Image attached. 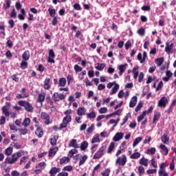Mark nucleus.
Wrapping results in <instances>:
<instances>
[{
  "mask_svg": "<svg viewBox=\"0 0 176 176\" xmlns=\"http://www.w3.org/2000/svg\"><path fill=\"white\" fill-rule=\"evenodd\" d=\"M69 146L71 148H74V149H78V148H79L78 140H76V139L72 140L69 143Z\"/></svg>",
  "mask_w": 176,
  "mask_h": 176,
  "instance_id": "obj_11",
  "label": "nucleus"
},
{
  "mask_svg": "<svg viewBox=\"0 0 176 176\" xmlns=\"http://www.w3.org/2000/svg\"><path fill=\"white\" fill-rule=\"evenodd\" d=\"M48 12L50 13V17H56V9L54 8H48Z\"/></svg>",
  "mask_w": 176,
  "mask_h": 176,
  "instance_id": "obj_38",
  "label": "nucleus"
},
{
  "mask_svg": "<svg viewBox=\"0 0 176 176\" xmlns=\"http://www.w3.org/2000/svg\"><path fill=\"white\" fill-rule=\"evenodd\" d=\"M58 151V147L57 146L51 148L49 151L48 156L50 157H52V156L56 155V153H57Z\"/></svg>",
  "mask_w": 176,
  "mask_h": 176,
  "instance_id": "obj_15",
  "label": "nucleus"
},
{
  "mask_svg": "<svg viewBox=\"0 0 176 176\" xmlns=\"http://www.w3.org/2000/svg\"><path fill=\"white\" fill-rule=\"evenodd\" d=\"M6 47H9V49H12V47H13V41H12V40H8Z\"/></svg>",
  "mask_w": 176,
  "mask_h": 176,
  "instance_id": "obj_58",
  "label": "nucleus"
},
{
  "mask_svg": "<svg viewBox=\"0 0 176 176\" xmlns=\"http://www.w3.org/2000/svg\"><path fill=\"white\" fill-rule=\"evenodd\" d=\"M13 153V147H8L5 151V155L6 156H10L12 153Z\"/></svg>",
  "mask_w": 176,
  "mask_h": 176,
  "instance_id": "obj_37",
  "label": "nucleus"
},
{
  "mask_svg": "<svg viewBox=\"0 0 176 176\" xmlns=\"http://www.w3.org/2000/svg\"><path fill=\"white\" fill-rule=\"evenodd\" d=\"M138 171L140 176L144 175V174H145V168L142 166H138Z\"/></svg>",
  "mask_w": 176,
  "mask_h": 176,
  "instance_id": "obj_35",
  "label": "nucleus"
},
{
  "mask_svg": "<svg viewBox=\"0 0 176 176\" xmlns=\"http://www.w3.org/2000/svg\"><path fill=\"white\" fill-rule=\"evenodd\" d=\"M75 72H81V71L83 70V68H82L80 66L78 65H75L74 67Z\"/></svg>",
  "mask_w": 176,
  "mask_h": 176,
  "instance_id": "obj_53",
  "label": "nucleus"
},
{
  "mask_svg": "<svg viewBox=\"0 0 176 176\" xmlns=\"http://www.w3.org/2000/svg\"><path fill=\"white\" fill-rule=\"evenodd\" d=\"M45 101H46L47 104H50V105H53V104H54V102H53V100L52 99V98L50 96H47L45 98Z\"/></svg>",
  "mask_w": 176,
  "mask_h": 176,
  "instance_id": "obj_54",
  "label": "nucleus"
},
{
  "mask_svg": "<svg viewBox=\"0 0 176 176\" xmlns=\"http://www.w3.org/2000/svg\"><path fill=\"white\" fill-rule=\"evenodd\" d=\"M27 160H28V157L27 156H24L23 157L21 160H20V162H19V164H21V166L22 164H25V163H27Z\"/></svg>",
  "mask_w": 176,
  "mask_h": 176,
  "instance_id": "obj_51",
  "label": "nucleus"
},
{
  "mask_svg": "<svg viewBox=\"0 0 176 176\" xmlns=\"http://www.w3.org/2000/svg\"><path fill=\"white\" fill-rule=\"evenodd\" d=\"M174 105H176V100L175 99L172 101V103H171L170 107L166 111V112H168V113H170V112H171V111H173V108H174Z\"/></svg>",
  "mask_w": 176,
  "mask_h": 176,
  "instance_id": "obj_46",
  "label": "nucleus"
},
{
  "mask_svg": "<svg viewBox=\"0 0 176 176\" xmlns=\"http://www.w3.org/2000/svg\"><path fill=\"white\" fill-rule=\"evenodd\" d=\"M162 142L164 144H168V141H170V138H168V136L167 135H164L162 138H161Z\"/></svg>",
  "mask_w": 176,
  "mask_h": 176,
  "instance_id": "obj_39",
  "label": "nucleus"
},
{
  "mask_svg": "<svg viewBox=\"0 0 176 176\" xmlns=\"http://www.w3.org/2000/svg\"><path fill=\"white\" fill-rule=\"evenodd\" d=\"M12 80L14 82H16V83H19V80H20V78L17 77V74H14L11 76Z\"/></svg>",
  "mask_w": 176,
  "mask_h": 176,
  "instance_id": "obj_55",
  "label": "nucleus"
},
{
  "mask_svg": "<svg viewBox=\"0 0 176 176\" xmlns=\"http://www.w3.org/2000/svg\"><path fill=\"white\" fill-rule=\"evenodd\" d=\"M6 6H4L6 10H8L9 8H10V3H12V1L10 0H6Z\"/></svg>",
  "mask_w": 176,
  "mask_h": 176,
  "instance_id": "obj_63",
  "label": "nucleus"
},
{
  "mask_svg": "<svg viewBox=\"0 0 176 176\" xmlns=\"http://www.w3.org/2000/svg\"><path fill=\"white\" fill-rule=\"evenodd\" d=\"M10 17L12 19H16V16H17V12H16V10L13 9L10 14Z\"/></svg>",
  "mask_w": 176,
  "mask_h": 176,
  "instance_id": "obj_60",
  "label": "nucleus"
},
{
  "mask_svg": "<svg viewBox=\"0 0 176 176\" xmlns=\"http://www.w3.org/2000/svg\"><path fill=\"white\" fill-rule=\"evenodd\" d=\"M141 108H142V102H140L135 109V112H138L139 111L141 110Z\"/></svg>",
  "mask_w": 176,
  "mask_h": 176,
  "instance_id": "obj_62",
  "label": "nucleus"
},
{
  "mask_svg": "<svg viewBox=\"0 0 176 176\" xmlns=\"http://www.w3.org/2000/svg\"><path fill=\"white\" fill-rule=\"evenodd\" d=\"M139 163L142 166H144V167H148V159H146L144 157L139 160Z\"/></svg>",
  "mask_w": 176,
  "mask_h": 176,
  "instance_id": "obj_26",
  "label": "nucleus"
},
{
  "mask_svg": "<svg viewBox=\"0 0 176 176\" xmlns=\"http://www.w3.org/2000/svg\"><path fill=\"white\" fill-rule=\"evenodd\" d=\"M151 166H153L154 168H157V163H156V161L155 160V157H153L151 159Z\"/></svg>",
  "mask_w": 176,
  "mask_h": 176,
  "instance_id": "obj_56",
  "label": "nucleus"
},
{
  "mask_svg": "<svg viewBox=\"0 0 176 176\" xmlns=\"http://www.w3.org/2000/svg\"><path fill=\"white\" fill-rule=\"evenodd\" d=\"M30 123H31V119H30L29 118H26L22 122V125L25 127H28V126H30Z\"/></svg>",
  "mask_w": 176,
  "mask_h": 176,
  "instance_id": "obj_34",
  "label": "nucleus"
},
{
  "mask_svg": "<svg viewBox=\"0 0 176 176\" xmlns=\"http://www.w3.org/2000/svg\"><path fill=\"white\" fill-rule=\"evenodd\" d=\"M111 173V170L109 168H107L104 172H102V176H109V174Z\"/></svg>",
  "mask_w": 176,
  "mask_h": 176,
  "instance_id": "obj_59",
  "label": "nucleus"
},
{
  "mask_svg": "<svg viewBox=\"0 0 176 176\" xmlns=\"http://www.w3.org/2000/svg\"><path fill=\"white\" fill-rule=\"evenodd\" d=\"M127 64H124V65H121L118 67V69H119V75L120 76H122V75H123V74H124V72L126 71V67Z\"/></svg>",
  "mask_w": 176,
  "mask_h": 176,
  "instance_id": "obj_19",
  "label": "nucleus"
},
{
  "mask_svg": "<svg viewBox=\"0 0 176 176\" xmlns=\"http://www.w3.org/2000/svg\"><path fill=\"white\" fill-rule=\"evenodd\" d=\"M173 47H174V43H172L171 44H170V43H168V41H167L166 43V47H165L166 53L168 55L173 54Z\"/></svg>",
  "mask_w": 176,
  "mask_h": 176,
  "instance_id": "obj_8",
  "label": "nucleus"
},
{
  "mask_svg": "<svg viewBox=\"0 0 176 176\" xmlns=\"http://www.w3.org/2000/svg\"><path fill=\"white\" fill-rule=\"evenodd\" d=\"M168 102V99L166 96H163L161 98V99L158 101V107L160 108H166V106L167 105Z\"/></svg>",
  "mask_w": 176,
  "mask_h": 176,
  "instance_id": "obj_7",
  "label": "nucleus"
},
{
  "mask_svg": "<svg viewBox=\"0 0 176 176\" xmlns=\"http://www.w3.org/2000/svg\"><path fill=\"white\" fill-rule=\"evenodd\" d=\"M160 148L163 151L162 153L163 155H164V156H167L168 155V148H167V146H166V145L160 144Z\"/></svg>",
  "mask_w": 176,
  "mask_h": 176,
  "instance_id": "obj_22",
  "label": "nucleus"
},
{
  "mask_svg": "<svg viewBox=\"0 0 176 176\" xmlns=\"http://www.w3.org/2000/svg\"><path fill=\"white\" fill-rule=\"evenodd\" d=\"M116 163L119 166H124L127 163V157H126V155H122L116 160Z\"/></svg>",
  "mask_w": 176,
  "mask_h": 176,
  "instance_id": "obj_5",
  "label": "nucleus"
},
{
  "mask_svg": "<svg viewBox=\"0 0 176 176\" xmlns=\"http://www.w3.org/2000/svg\"><path fill=\"white\" fill-rule=\"evenodd\" d=\"M1 111L3 113V115H5L6 118H9V116H10V113H9V111L8 110V106H3L1 108Z\"/></svg>",
  "mask_w": 176,
  "mask_h": 176,
  "instance_id": "obj_23",
  "label": "nucleus"
},
{
  "mask_svg": "<svg viewBox=\"0 0 176 176\" xmlns=\"http://www.w3.org/2000/svg\"><path fill=\"white\" fill-rule=\"evenodd\" d=\"M35 134L38 138H42V137H43V129L39 126H37Z\"/></svg>",
  "mask_w": 176,
  "mask_h": 176,
  "instance_id": "obj_13",
  "label": "nucleus"
},
{
  "mask_svg": "<svg viewBox=\"0 0 176 176\" xmlns=\"http://www.w3.org/2000/svg\"><path fill=\"white\" fill-rule=\"evenodd\" d=\"M77 115L78 116H83L86 115V109L85 107H78L77 109Z\"/></svg>",
  "mask_w": 176,
  "mask_h": 176,
  "instance_id": "obj_18",
  "label": "nucleus"
},
{
  "mask_svg": "<svg viewBox=\"0 0 176 176\" xmlns=\"http://www.w3.org/2000/svg\"><path fill=\"white\" fill-rule=\"evenodd\" d=\"M67 85V79L65 78H60L58 82V86L64 87Z\"/></svg>",
  "mask_w": 176,
  "mask_h": 176,
  "instance_id": "obj_28",
  "label": "nucleus"
},
{
  "mask_svg": "<svg viewBox=\"0 0 176 176\" xmlns=\"http://www.w3.org/2000/svg\"><path fill=\"white\" fill-rule=\"evenodd\" d=\"M155 61H157V65H158V67H160V65H162L163 63H164V58H158L155 59Z\"/></svg>",
  "mask_w": 176,
  "mask_h": 176,
  "instance_id": "obj_44",
  "label": "nucleus"
},
{
  "mask_svg": "<svg viewBox=\"0 0 176 176\" xmlns=\"http://www.w3.org/2000/svg\"><path fill=\"white\" fill-rule=\"evenodd\" d=\"M69 175L67 172H59L58 176H69Z\"/></svg>",
  "mask_w": 176,
  "mask_h": 176,
  "instance_id": "obj_64",
  "label": "nucleus"
},
{
  "mask_svg": "<svg viewBox=\"0 0 176 176\" xmlns=\"http://www.w3.org/2000/svg\"><path fill=\"white\" fill-rule=\"evenodd\" d=\"M161 113L160 111H155L154 116L153 118V123L156 124V122H159V119H160Z\"/></svg>",
  "mask_w": 176,
  "mask_h": 176,
  "instance_id": "obj_10",
  "label": "nucleus"
},
{
  "mask_svg": "<svg viewBox=\"0 0 176 176\" xmlns=\"http://www.w3.org/2000/svg\"><path fill=\"white\" fill-rule=\"evenodd\" d=\"M60 171H61V168L52 167L50 170V176H56V174H57V173H60Z\"/></svg>",
  "mask_w": 176,
  "mask_h": 176,
  "instance_id": "obj_16",
  "label": "nucleus"
},
{
  "mask_svg": "<svg viewBox=\"0 0 176 176\" xmlns=\"http://www.w3.org/2000/svg\"><path fill=\"white\" fill-rule=\"evenodd\" d=\"M18 104L21 107H24L26 112H34V107H32V104H31L30 102H27L25 100H19L18 101Z\"/></svg>",
  "mask_w": 176,
  "mask_h": 176,
  "instance_id": "obj_1",
  "label": "nucleus"
},
{
  "mask_svg": "<svg viewBox=\"0 0 176 176\" xmlns=\"http://www.w3.org/2000/svg\"><path fill=\"white\" fill-rule=\"evenodd\" d=\"M106 149L107 146H102L94 154L93 159H101V157L105 154Z\"/></svg>",
  "mask_w": 176,
  "mask_h": 176,
  "instance_id": "obj_3",
  "label": "nucleus"
},
{
  "mask_svg": "<svg viewBox=\"0 0 176 176\" xmlns=\"http://www.w3.org/2000/svg\"><path fill=\"white\" fill-rule=\"evenodd\" d=\"M41 118L43 120L45 124H50V116L46 112H41Z\"/></svg>",
  "mask_w": 176,
  "mask_h": 176,
  "instance_id": "obj_6",
  "label": "nucleus"
},
{
  "mask_svg": "<svg viewBox=\"0 0 176 176\" xmlns=\"http://www.w3.org/2000/svg\"><path fill=\"white\" fill-rule=\"evenodd\" d=\"M86 160H87V155H85L80 159L78 166H83L86 163Z\"/></svg>",
  "mask_w": 176,
  "mask_h": 176,
  "instance_id": "obj_33",
  "label": "nucleus"
},
{
  "mask_svg": "<svg viewBox=\"0 0 176 176\" xmlns=\"http://www.w3.org/2000/svg\"><path fill=\"white\" fill-rule=\"evenodd\" d=\"M52 85L50 84V78H46L44 80L43 88L45 89V90H49V89H50Z\"/></svg>",
  "mask_w": 176,
  "mask_h": 176,
  "instance_id": "obj_12",
  "label": "nucleus"
},
{
  "mask_svg": "<svg viewBox=\"0 0 176 176\" xmlns=\"http://www.w3.org/2000/svg\"><path fill=\"white\" fill-rule=\"evenodd\" d=\"M142 141V138L138 137L136 138L133 143V146H137L138 144H140Z\"/></svg>",
  "mask_w": 176,
  "mask_h": 176,
  "instance_id": "obj_41",
  "label": "nucleus"
},
{
  "mask_svg": "<svg viewBox=\"0 0 176 176\" xmlns=\"http://www.w3.org/2000/svg\"><path fill=\"white\" fill-rule=\"evenodd\" d=\"M115 149V142H111L107 148V153H112V151Z\"/></svg>",
  "mask_w": 176,
  "mask_h": 176,
  "instance_id": "obj_29",
  "label": "nucleus"
},
{
  "mask_svg": "<svg viewBox=\"0 0 176 176\" xmlns=\"http://www.w3.org/2000/svg\"><path fill=\"white\" fill-rule=\"evenodd\" d=\"M137 104V96H133L131 98L130 102H129V107L130 108H134L135 105Z\"/></svg>",
  "mask_w": 176,
  "mask_h": 176,
  "instance_id": "obj_21",
  "label": "nucleus"
},
{
  "mask_svg": "<svg viewBox=\"0 0 176 176\" xmlns=\"http://www.w3.org/2000/svg\"><path fill=\"white\" fill-rule=\"evenodd\" d=\"M123 138V133L119 132L117 133L113 138V141L118 142V141H120Z\"/></svg>",
  "mask_w": 176,
  "mask_h": 176,
  "instance_id": "obj_17",
  "label": "nucleus"
},
{
  "mask_svg": "<svg viewBox=\"0 0 176 176\" xmlns=\"http://www.w3.org/2000/svg\"><path fill=\"white\" fill-rule=\"evenodd\" d=\"M36 168H39L40 170H45V168H46V163H45V162H40L36 166Z\"/></svg>",
  "mask_w": 176,
  "mask_h": 176,
  "instance_id": "obj_32",
  "label": "nucleus"
},
{
  "mask_svg": "<svg viewBox=\"0 0 176 176\" xmlns=\"http://www.w3.org/2000/svg\"><path fill=\"white\" fill-rule=\"evenodd\" d=\"M72 170H74V167H72V166L71 165H68L63 168V172H65V171L71 172L72 171Z\"/></svg>",
  "mask_w": 176,
  "mask_h": 176,
  "instance_id": "obj_48",
  "label": "nucleus"
},
{
  "mask_svg": "<svg viewBox=\"0 0 176 176\" xmlns=\"http://www.w3.org/2000/svg\"><path fill=\"white\" fill-rule=\"evenodd\" d=\"M137 34L140 36H144L145 35V28H141L137 31Z\"/></svg>",
  "mask_w": 176,
  "mask_h": 176,
  "instance_id": "obj_45",
  "label": "nucleus"
},
{
  "mask_svg": "<svg viewBox=\"0 0 176 176\" xmlns=\"http://www.w3.org/2000/svg\"><path fill=\"white\" fill-rule=\"evenodd\" d=\"M158 175L159 176H168V173L166 172V170H159Z\"/></svg>",
  "mask_w": 176,
  "mask_h": 176,
  "instance_id": "obj_57",
  "label": "nucleus"
},
{
  "mask_svg": "<svg viewBox=\"0 0 176 176\" xmlns=\"http://www.w3.org/2000/svg\"><path fill=\"white\" fill-rule=\"evenodd\" d=\"M56 54H54V51L53 50V49L49 50L47 62L54 64L56 63V60H54Z\"/></svg>",
  "mask_w": 176,
  "mask_h": 176,
  "instance_id": "obj_4",
  "label": "nucleus"
},
{
  "mask_svg": "<svg viewBox=\"0 0 176 176\" xmlns=\"http://www.w3.org/2000/svg\"><path fill=\"white\" fill-rule=\"evenodd\" d=\"M87 119H94L96 118V112L92 111L91 113H87Z\"/></svg>",
  "mask_w": 176,
  "mask_h": 176,
  "instance_id": "obj_50",
  "label": "nucleus"
},
{
  "mask_svg": "<svg viewBox=\"0 0 176 176\" xmlns=\"http://www.w3.org/2000/svg\"><path fill=\"white\" fill-rule=\"evenodd\" d=\"M27 67H28V62H27V60H22L21 63V68L25 69Z\"/></svg>",
  "mask_w": 176,
  "mask_h": 176,
  "instance_id": "obj_47",
  "label": "nucleus"
},
{
  "mask_svg": "<svg viewBox=\"0 0 176 176\" xmlns=\"http://www.w3.org/2000/svg\"><path fill=\"white\" fill-rule=\"evenodd\" d=\"M19 132L20 133L21 135H25V134L28 133V129H27L26 128L19 129Z\"/></svg>",
  "mask_w": 176,
  "mask_h": 176,
  "instance_id": "obj_49",
  "label": "nucleus"
},
{
  "mask_svg": "<svg viewBox=\"0 0 176 176\" xmlns=\"http://www.w3.org/2000/svg\"><path fill=\"white\" fill-rule=\"evenodd\" d=\"M19 158L17 157V155L16 153H14L12 155V157H8L6 159V162H8V164H14V163H16Z\"/></svg>",
  "mask_w": 176,
  "mask_h": 176,
  "instance_id": "obj_9",
  "label": "nucleus"
},
{
  "mask_svg": "<svg viewBox=\"0 0 176 176\" xmlns=\"http://www.w3.org/2000/svg\"><path fill=\"white\" fill-rule=\"evenodd\" d=\"M124 45L126 50H129L131 47V41L130 40L127 41Z\"/></svg>",
  "mask_w": 176,
  "mask_h": 176,
  "instance_id": "obj_61",
  "label": "nucleus"
},
{
  "mask_svg": "<svg viewBox=\"0 0 176 176\" xmlns=\"http://www.w3.org/2000/svg\"><path fill=\"white\" fill-rule=\"evenodd\" d=\"M67 98V94H60L58 92H54L52 95V100L55 102H59V101H63Z\"/></svg>",
  "mask_w": 176,
  "mask_h": 176,
  "instance_id": "obj_2",
  "label": "nucleus"
},
{
  "mask_svg": "<svg viewBox=\"0 0 176 176\" xmlns=\"http://www.w3.org/2000/svg\"><path fill=\"white\" fill-rule=\"evenodd\" d=\"M87 146H89V142L87 141H83L80 146V151H86L87 149Z\"/></svg>",
  "mask_w": 176,
  "mask_h": 176,
  "instance_id": "obj_24",
  "label": "nucleus"
},
{
  "mask_svg": "<svg viewBox=\"0 0 176 176\" xmlns=\"http://www.w3.org/2000/svg\"><path fill=\"white\" fill-rule=\"evenodd\" d=\"M129 116H131V113H128L124 118L123 122L120 124V126H124L126 123H127V120H129Z\"/></svg>",
  "mask_w": 176,
  "mask_h": 176,
  "instance_id": "obj_36",
  "label": "nucleus"
},
{
  "mask_svg": "<svg viewBox=\"0 0 176 176\" xmlns=\"http://www.w3.org/2000/svg\"><path fill=\"white\" fill-rule=\"evenodd\" d=\"M140 157H141V153L139 152H136V153H133L130 156V159H138Z\"/></svg>",
  "mask_w": 176,
  "mask_h": 176,
  "instance_id": "obj_40",
  "label": "nucleus"
},
{
  "mask_svg": "<svg viewBox=\"0 0 176 176\" xmlns=\"http://www.w3.org/2000/svg\"><path fill=\"white\" fill-rule=\"evenodd\" d=\"M69 157H63L60 160V164H67L69 162Z\"/></svg>",
  "mask_w": 176,
  "mask_h": 176,
  "instance_id": "obj_30",
  "label": "nucleus"
},
{
  "mask_svg": "<svg viewBox=\"0 0 176 176\" xmlns=\"http://www.w3.org/2000/svg\"><path fill=\"white\" fill-rule=\"evenodd\" d=\"M77 153L78 150H76V148L72 149L69 151L68 156H69V157H74V155H76Z\"/></svg>",
  "mask_w": 176,
  "mask_h": 176,
  "instance_id": "obj_43",
  "label": "nucleus"
},
{
  "mask_svg": "<svg viewBox=\"0 0 176 176\" xmlns=\"http://www.w3.org/2000/svg\"><path fill=\"white\" fill-rule=\"evenodd\" d=\"M119 90V84H114V87L112 89V91L110 92V96H112L113 94H116L118 93V91Z\"/></svg>",
  "mask_w": 176,
  "mask_h": 176,
  "instance_id": "obj_25",
  "label": "nucleus"
},
{
  "mask_svg": "<svg viewBox=\"0 0 176 176\" xmlns=\"http://www.w3.org/2000/svg\"><path fill=\"white\" fill-rule=\"evenodd\" d=\"M45 98H46V94L45 92L38 94L37 96V102H43Z\"/></svg>",
  "mask_w": 176,
  "mask_h": 176,
  "instance_id": "obj_14",
  "label": "nucleus"
},
{
  "mask_svg": "<svg viewBox=\"0 0 176 176\" xmlns=\"http://www.w3.org/2000/svg\"><path fill=\"white\" fill-rule=\"evenodd\" d=\"M50 144L52 145V146H54L57 144V139L56 138V136H54L50 139Z\"/></svg>",
  "mask_w": 176,
  "mask_h": 176,
  "instance_id": "obj_52",
  "label": "nucleus"
},
{
  "mask_svg": "<svg viewBox=\"0 0 176 176\" xmlns=\"http://www.w3.org/2000/svg\"><path fill=\"white\" fill-rule=\"evenodd\" d=\"M145 153L146 155H155V153H156V148L155 147H151V148H148Z\"/></svg>",
  "mask_w": 176,
  "mask_h": 176,
  "instance_id": "obj_31",
  "label": "nucleus"
},
{
  "mask_svg": "<svg viewBox=\"0 0 176 176\" xmlns=\"http://www.w3.org/2000/svg\"><path fill=\"white\" fill-rule=\"evenodd\" d=\"M22 58L24 61H28L30 60V51H25L22 54Z\"/></svg>",
  "mask_w": 176,
  "mask_h": 176,
  "instance_id": "obj_20",
  "label": "nucleus"
},
{
  "mask_svg": "<svg viewBox=\"0 0 176 176\" xmlns=\"http://www.w3.org/2000/svg\"><path fill=\"white\" fill-rule=\"evenodd\" d=\"M95 68L96 69H98V71H104V68H105V63H97Z\"/></svg>",
  "mask_w": 176,
  "mask_h": 176,
  "instance_id": "obj_27",
  "label": "nucleus"
},
{
  "mask_svg": "<svg viewBox=\"0 0 176 176\" xmlns=\"http://www.w3.org/2000/svg\"><path fill=\"white\" fill-rule=\"evenodd\" d=\"M72 120V118H71V116H65L63 118V122H65L66 123H71V121Z\"/></svg>",
  "mask_w": 176,
  "mask_h": 176,
  "instance_id": "obj_42",
  "label": "nucleus"
}]
</instances>
